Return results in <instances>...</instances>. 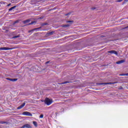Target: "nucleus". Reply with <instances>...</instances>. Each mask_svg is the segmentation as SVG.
I'll list each match as a JSON object with an SVG mask.
<instances>
[{
    "mask_svg": "<svg viewBox=\"0 0 128 128\" xmlns=\"http://www.w3.org/2000/svg\"><path fill=\"white\" fill-rule=\"evenodd\" d=\"M44 102L45 104H46V106H50V104L54 102V101L52 100V99H50L48 98H46L44 100Z\"/></svg>",
    "mask_w": 128,
    "mask_h": 128,
    "instance_id": "obj_1",
    "label": "nucleus"
},
{
    "mask_svg": "<svg viewBox=\"0 0 128 128\" xmlns=\"http://www.w3.org/2000/svg\"><path fill=\"white\" fill-rule=\"evenodd\" d=\"M118 84V82H102V83H98V84L99 86H106V84Z\"/></svg>",
    "mask_w": 128,
    "mask_h": 128,
    "instance_id": "obj_2",
    "label": "nucleus"
},
{
    "mask_svg": "<svg viewBox=\"0 0 128 128\" xmlns=\"http://www.w3.org/2000/svg\"><path fill=\"white\" fill-rule=\"evenodd\" d=\"M24 116H32V114L28 112H24L22 113Z\"/></svg>",
    "mask_w": 128,
    "mask_h": 128,
    "instance_id": "obj_3",
    "label": "nucleus"
},
{
    "mask_svg": "<svg viewBox=\"0 0 128 128\" xmlns=\"http://www.w3.org/2000/svg\"><path fill=\"white\" fill-rule=\"evenodd\" d=\"M14 50V48H8V47L0 48V50Z\"/></svg>",
    "mask_w": 128,
    "mask_h": 128,
    "instance_id": "obj_4",
    "label": "nucleus"
},
{
    "mask_svg": "<svg viewBox=\"0 0 128 128\" xmlns=\"http://www.w3.org/2000/svg\"><path fill=\"white\" fill-rule=\"evenodd\" d=\"M108 54H116V56H118V52L114 50L108 51Z\"/></svg>",
    "mask_w": 128,
    "mask_h": 128,
    "instance_id": "obj_5",
    "label": "nucleus"
},
{
    "mask_svg": "<svg viewBox=\"0 0 128 128\" xmlns=\"http://www.w3.org/2000/svg\"><path fill=\"white\" fill-rule=\"evenodd\" d=\"M6 80H10V82H16V80H18V79L16 78H6Z\"/></svg>",
    "mask_w": 128,
    "mask_h": 128,
    "instance_id": "obj_6",
    "label": "nucleus"
},
{
    "mask_svg": "<svg viewBox=\"0 0 128 128\" xmlns=\"http://www.w3.org/2000/svg\"><path fill=\"white\" fill-rule=\"evenodd\" d=\"M126 60H120V61H118L116 62V64H124Z\"/></svg>",
    "mask_w": 128,
    "mask_h": 128,
    "instance_id": "obj_7",
    "label": "nucleus"
},
{
    "mask_svg": "<svg viewBox=\"0 0 128 128\" xmlns=\"http://www.w3.org/2000/svg\"><path fill=\"white\" fill-rule=\"evenodd\" d=\"M24 106H26L25 102L23 103L21 106H19L17 108L18 110H20L21 108H24Z\"/></svg>",
    "mask_w": 128,
    "mask_h": 128,
    "instance_id": "obj_8",
    "label": "nucleus"
},
{
    "mask_svg": "<svg viewBox=\"0 0 128 128\" xmlns=\"http://www.w3.org/2000/svg\"><path fill=\"white\" fill-rule=\"evenodd\" d=\"M30 22V20H26L23 21L22 22L24 23V24H28Z\"/></svg>",
    "mask_w": 128,
    "mask_h": 128,
    "instance_id": "obj_9",
    "label": "nucleus"
},
{
    "mask_svg": "<svg viewBox=\"0 0 128 128\" xmlns=\"http://www.w3.org/2000/svg\"><path fill=\"white\" fill-rule=\"evenodd\" d=\"M16 8V6H14L12 7L11 8H10L8 10L9 12H12V10H14V8Z\"/></svg>",
    "mask_w": 128,
    "mask_h": 128,
    "instance_id": "obj_10",
    "label": "nucleus"
},
{
    "mask_svg": "<svg viewBox=\"0 0 128 128\" xmlns=\"http://www.w3.org/2000/svg\"><path fill=\"white\" fill-rule=\"evenodd\" d=\"M71 82H70V81H66V82H62L60 84H70V83Z\"/></svg>",
    "mask_w": 128,
    "mask_h": 128,
    "instance_id": "obj_11",
    "label": "nucleus"
},
{
    "mask_svg": "<svg viewBox=\"0 0 128 128\" xmlns=\"http://www.w3.org/2000/svg\"><path fill=\"white\" fill-rule=\"evenodd\" d=\"M33 124L36 126V128L38 126V122L36 121L33 122Z\"/></svg>",
    "mask_w": 128,
    "mask_h": 128,
    "instance_id": "obj_12",
    "label": "nucleus"
},
{
    "mask_svg": "<svg viewBox=\"0 0 128 128\" xmlns=\"http://www.w3.org/2000/svg\"><path fill=\"white\" fill-rule=\"evenodd\" d=\"M8 124V122H4V121H0V124Z\"/></svg>",
    "mask_w": 128,
    "mask_h": 128,
    "instance_id": "obj_13",
    "label": "nucleus"
},
{
    "mask_svg": "<svg viewBox=\"0 0 128 128\" xmlns=\"http://www.w3.org/2000/svg\"><path fill=\"white\" fill-rule=\"evenodd\" d=\"M52 34H54V32H48V36H52Z\"/></svg>",
    "mask_w": 128,
    "mask_h": 128,
    "instance_id": "obj_14",
    "label": "nucleus"
},
{
    "mask_svg": "<svg viewBox=\"0 0 128 128\" xmlns=\"http://www.w3.org/2000/svg\"><path fill=\"white\" fill-rule=\"evenodd\" d=\"M36 24V22H32L30 23H29L28 24V26H30L31 24Z\"/></svg>",
    "mask_w": 128,
    "mask_h": 128,
    "instance_id": "obj_15",
    "label": "nucleus"
},
{
    "mask_svg": "<svg viewBox=\"0 0 128 128\" xmlns=\"http://www.w3.org/2000/svg\"><path fill=\"white\" fill-rule=\"evenodd\" d=\"M20 38V36H14L12 37V38Z\"/></svg>",
    "mask_w": 128,
    "mask_h": 128,
    "instance_id": "obj_16",
    "label": "nucleus"
},
{
    "mask_svg": "<svg viewBox=\"0 0 128 128\" xmlns=\"http://www.w3.org/2000/svg\"><path fill=\"white\" fill-rule=\"evenodd\" d=\"M119 76H126V75H125V74H119Z\"/></svg>",
    "mask_w": 128,
    "mask_h": 128,
    "instance_id": "obj_17",
    "label": "nucleus"
},
{
    "mask_svg": "<svg viewBox=\"0 0 128 128\" xmlns=\"http://www.w3.org/2000/svg\"><path fill=\"white\" fill-rule=\"evenodd\" d=\"M40 118H44V114H41L40 116Z\"/></svg>",
    "mask_w": 128,
    "mask_h": 128,
    "instance_id": "obj_18",
    "label": "nucleus"
},
{
    "mask_svg": "<svg viewBox=\"0 0 128 128\" xmlns=\"http://www.w3.org/2000/svg\"><path fill=\"white\" fill-rule=\"evenodd\" d=\"M66 22H74V21L72 20H68Z\"/></svg>",
    "mask_w": 128,
    "mask_h": 128,
    "instance_id": "obj_19",
    "label": "nucleus"
},
{
    "mask_svg": "<svg viewBox=\"0 0 128 128\" xmlns=\"http://www.w3.org/2000/svg\"><path fill=\"white\" fill-rule=\"evenodd\" d=\"M122 0H117V2H122Z\"/></svg>",
    "mask_w": 128,
    "mask_h": 128,
    "instance_id": "obj_20",
    "label": "nucleus"
},
{
    "mask_svg": "<svg viewBox=\"0 0 128 128\" xmlns=\"http://www.w3.org/2000/svg\"><path fill=\"white\" fill-rule=\"evenodd\" d=\"M70 12L65 14V16H70Z\"/></svg>",
    "mask_w": 128,
    "mask_h": 128,
    "instance_id": "obj_21",
    "label": "nucleus"
},
{
    "mask_svg": "<svg viewBox=\"0 0 128 128\" xmlns=\"http://www.w3.org/2000/svg\"><path fill=\"white\" fill-rule=\"evenodd\" d=\"M64 26H66V27L70 26V24L65 25Z\"/></svg>",
    "mask_w": 128,
    "mask_h": 128,
    "instance_id": "obj_22",
    "label": "nucleus"
},
{
    "mask_svg": "<svg viewBox=\"0 0 128 128\" xmlns=\"http://www.w3.org/2000/svg\"><path fill=\"white\" fill-rule=\"evenodd\" d=\"M11 5H12V4H8L7 6H10Z\"/></svg>",
    "mask_w": 128,
    "mask_h": 128,
    "instance_id": "obj_23",
    "label": "nucleus"
},
{
    "mask_svg": "<svg viewBox=\"0 0 128 128\" xmlns=\"http://www.w3.org/2000/svg\"><path fill=\"white\" fill-rule=\"evenodd\" d=\"M119 90H122V87L120 86V88H119Z\"/></svg>",
    "mask_w": 128,
    "mask_h": 128,
    "instance_id": "obj_24",
    "label": "nucleus"
},
{
    "mask_svg": "<svg viewBox=\"0 0 128 128\" xmlns=\"http://www.w3.org/2000/svg\"><path fill=\"white\" fill-rule=\"evenodd\" d=\"M125 76H128V73L125 74Z\"/></svg>",
    "mask_w": 128,
    "mask_h": 128,
    "instance_id": "obj_25",
    "label": "nucleus"
},
{
    "mask_svg": "<svg viewBox=\"0 0 128 128\" xmlns=\"http://www.w3.org/2000/svg\"><path fill=\"white\" fill-rule=\"evenodd\" d=\"M128 2V0H124L125 2Z\"/></svg>",
    "mask_w": 128,
    "mask_h": 128,
    "instance_id": "obj_26",
    "label": "nucleus"
},
{
    "mask_svg": "<svg viewBox=\"0 0 128 128\" xmlns=\"http://www.w3.org/2000/svg\"><path fill=\"white\" fill-rule=\"evenodd\" d=\"M49 62H50V61H48V62H46V64H48Z\"/></svg>",
    "mask_w": 128,
    "mask_h": 128,
    "instance_id": "obj_27",
    "label": "nucleus"
},
{
    "mask_svg": "<svg viewBox=\"0 0 128 128\" xmlns=\"http://www.w3.org/2000/svg\"><path fill=\"white\" fill-rule=\"evenodd\" d=\"M92 10H96V8H92Z\"/></svg>",
    "mask_w": 128,
    "mask_h": 128,
    "instance_id": "obj_28",
    "label": "nucleus"
},
{
    "mask_svg": "<svg viewBox=\"0 0 128 128\" xmlns=\"http://www.w3.org/2000/svg\"><path fill=\"white\" fill-rule=\"evenodd\" d=\"M42 102H44V100H42Z\"/></svg>",
    "mask_w": 128,
    "mask_h": 128,
    "instance_id": "obj_29",
    "label": "nucleus"
},
{
    "mask_svg": "<svg viewBox=\"0 0 128 128\" xmlns=\"http://www.w3.org/2000/svg\"><path fill=\"white\" fill-rule=\"evenodd\" d=\"M15 22H16V23L18 22V21H16Z\"/></svg>",
    "mask_w": 128,
    "mask_h": 128,
    "instance_id": "obj_30",
    "label": "nucleus"
},
{
    "mask_svg": "<svg viewBox=\"0 0 128 128\" xmlns=\"http://www.w3.org/2000/svg\"><path fill=\"white\" fill-rule=\"evenodd\" d=\"M46 24H44V26H46Z\"/></svg>",
    "mask_w": 128,
    "mask_h": 128,
    "instance_id": "obj_31",
    "label": "nucleus"
}]
</instances>
